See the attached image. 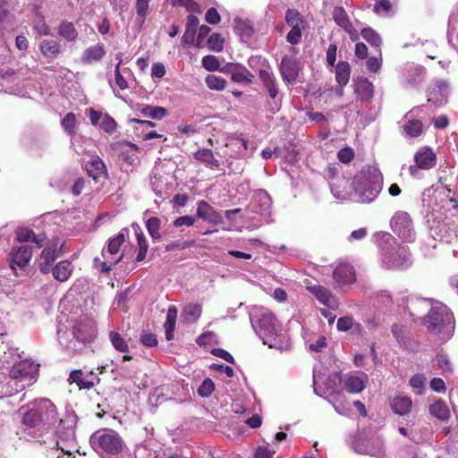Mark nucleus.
Listing matches in <instances>:
<instances>
[{
	"label": "nucleus",
	"instance_id": "nucleus-54",
	"mask_svg": "<svg viewBox=\"0 0 458 458\" xmlns=\"http://www.w3.org/2000/svg\"><path fill=\"white\" fill-rule=\"evenodd\" d=\"M76 125V118L73 113H68L62 121V126L69 134L73 132Z\"/></svg>",
	"mask_w": 458,
	"mask_h": 458
},
{
	"label": "nucleus",
	"instance_id": "nucleus-60",
	"mask_svg": "<svg viewBox=\"0 0 458 458\" xmlns=\"http://www.w3.org/2000/svg\"><path fill=\"white\" fill-rule=\"evenodd\" d=\"M337 157L343 163H349L354 157V153L351 148H344L338 151Z\"/></svg>",
	"mask_w": 458,
	"mask_h": 458
},
{
	"label": "nucleus",
	"instance_id": "nucleus-17",
	"mask_svg": "<svg viewBox=\"0 0 458 458\" xmlns=\"http://www.w3.org/2000/svg\"><path fill=\"white\" fill-rule=\"evenodd\" d=\"M333 276L335 283L340 286L352 284L356 280L354 269L349 264L338 265L334 270Z\"/></svg>",
	"mask_w": 458,
	"mask_h": 458
},
{
	"label": "nucleus",
	"instance_id": "nucleus-56",
	"mask_svg": "<svg viewBox=\"0 0 458 458\" xmlns=\"http://www.w3.org/2000/svg\"><path fill=\"white\" fill-rule=\"evenodd\" d=\"M425 377L424 376L422 375H420V374H417V375H414L411 379H410V386L417 391L418 394H421L422 393V390L424 389V386H425Z\"/></svg>",
	"mask_w": 458,
	"mask_h": 458
},
{
	"label": "nucleus",
	"instance_id": "nucleus-6",
	"mask_svg": "<svg viewBox=\"0 0 458 458\" xmlns=\"http://www.w3.org/2000/svg\"><path fill=\"white\" fill-rule=\"evenodd\" d=\"M91 447L99 454L118 455L124 448V441L114 429L101 428L89 438Z\"/></svg>",
	"mask_w": 458,
	"mask_h": 458
},
{
	"label": "nucleus",
	"instance_id": "nucleus-39",
	"mask_svg": "<svg viewBox=\"0 0 458 458\" xmlns=\"http://www.w3.org/2000/svg\"><path fill=\"white\" fill-rule=\"evenodd\" d=\"M112 346L118 352H126L129 351V344L126 339L116 331H110L108 334Z\"/></svg>",
	"mask_w": 458,
	"mask_h": 458
},
{
	"label": "nucleus",
	"instance_id": "nucleus-55",
	"mask_svg": "<svg viewBox=\"0 0 458 458\" xmlns=\"http://www.w3.org/2000/svg\"><path fill=\"white\" fill-rule=\"evenodd\" d=\"M303 29L304 27L291 28L286 36V40L292 45L298 44L301 41Z\"/></svg>",
	"mask_w": 458,
	"mask_h": 458
},
{
	"label": "nucleus",
	"instance_id": "nucleus-3",
	"mask_svg": "<svg viewBox=\"0 0 458 458\" xmlns=\"http://www.w3.org/2000/svg\"><path fill=\"white\" fill-rule=\"evenodd\" d=\"M22 423L29 428L42 426L45 429L57 422V411L54 403L48 399H41L20 408Z\"/></svg>",
	"mask_w": 458,
	"mask_h": 458
},
{
	"label": "nucleus",
	"instance_id": "nucleus-53",
	"mask_svg": "<svg viewBox=\"0 0 458 458\" xmlns=\"http://www.w3.org/2000/svg\"><path fill=\"white\" fill-rule=\"evenodd\" d=\"M259 202L260 203V208L258 212L261 214H267L271 207V199L267 192L262 191L258 195Z\"/></svg>",
	"mask_w": 458,
	"mask_h": 458
},
{
	"label": "nucleus",
	"instance_id": "nucleus-8",
	"mask_svg": "<svg viewBox=\"0 0 458 458\" xmlns=\"http://www.w3.org/2000/svg\"><path fill=\"white\" fill-rule=\"evenodd\" d=\"M392 231L406 242H413L415 232L410 215L403 211H397L390 221Z\"/></svg>",
	"mask_w": 458,
	"mask_h": 458
},
{
	"label": "nucleus",
	"instance_id": "nucleus-5",
	"mask_svg": "<svg viewBox=\"0 0 458 458\" xmlns=\"http://www.w3.org/2000/svg\"><path fill=\"white\" fill-rule=\"evenodd\" d=\"M424 324L430 333L435 335L441 334L443 340L449 339L454 329V318L450 310L441 303L430 306Z\"/></svg>",
	"mask_w": 458,
	"mask_h": 458
},
{
	"label": "nucleus",
	"instance_id": "nucleus-58",
	"mask_svg": "<svg viewBox=\"0 0 458 458\" xmlns=\"http://www.w3.org/2000/svg\"><path fill=\"white\" fill-rule=\"evenodd\" d=\"M213 213V208L206 202H199L197 208V216L203 219H208Z\"/></svg>",
	"mask_w": 458,
	"mask_h": 458
},
{
	"label": "nucleus",
	"instance_id": "nucleus-16",
	"mask_svg": "<svg viewBox=\"0 0 458 458\" xmlns=\"http://www.w3.org/2000/svg\"><path fill=\"white\" fill-rule=\"evenodd\" d=\"M71 383H75L80 389H90L99 381L97 376L90 371L83 374L81 370H73L70 373Z\"/></svg>",
	"mask_w": 458,
	"mask_h": 458
},
{
	"label": "nucleus",
	"instance_id": "nucleus-37",
	"mask_svg": "<svg viewBox=\"0 0 458 458\" xmlns=\"http://www.w3.org/2000/svg\"><path fill=\"white\" fill-rule=\"evenodd\" d=\"M344 387L351 394H358L365 388V382L360 377L352 375L346 377Z\"/></svg>",
	"mask_w": 458,
	"mask_h": 458
},
{
	"label": "nucleus",
	"instance_id": "nucleus-31",
	"mask_svg": "<svg viewBox=\"0 0 458 458\" xmlns=\"http://www.w3.org/2000/svg\"><path fill=\"white\" fill-rule=\"evenodd\" d=\"M58 35L69 42H73L78 38V31L72 22L62 21L58 27Z\"/></svg>",
	"mask_w": 458,
	"mask_h": 458
},
{
	"label": "nucleus",
	"instance_id": "nucleus-61",
	"mask_svg": "<svg viewBox=\"0 0 458 458\" xmlns=\"http://www.w3.org/2000/svg\"><path fill=\"white\" fill-rule=\"evenodd\" d=\"M205 20L209 24H217L220 22L221 17L216 9L211 7L208 9Z\"/></svg>",
	"mask_w": 458,
	"mask_h": 458
},
{
	"label": "nucleus",
	"instance_id": "nucleus-1",
	"mask_svg": "<svg viewBox=\"0 0 458 458\" xmlns=\"http://www.w3.org/2000/svg\"><path fill=\"white\" fill-rule=\"evenodd\" d=\"M382 184L383 176L379 169L373 165H366L352 180L343 178L337 184H332L331 191L338 199L369 203L378 195Z\"/></svg>",
	"mask_w": 458,
	"mask_h": 458
},
{
	"label": "nucleus",
	"instance_id": "nucleus-52",
	"mask_svg": "<svg viewBox=\"0 0 458 458\" xmlns=\"http://www.w3.org/2000/svg\"><path fill=\"white\" fill-rule=\"evenodd\" d=\"M215 385L210 378H205L199 386L198 393L202 397H208L214 391Z\"/></svg>",
	"mask_w": 458,
	"mask_h": 458
},
{
	"label": "nucleus",
	"instance_id": "nucleus-64",
	"mask_svg": "<svg viewBox=\"0 0 458 458\" xmlns=\"http://www.w3.org/2000/svg\"><path fill=\"white\" fill-rule=\"evenodd\" d=\"M392 9V4L389 0H380L374 5V11L377 13H388Z\"/></svg>",
	"mask_w": 458,
	"mask_h": 458
},
{
	"label": "nucleus",
	"instance_id": "nucleus-22",
	"mask_svg": "<svg viewBox=\"0 0 458 458\" xmlns=\"http://www.w3.org/2000/svg\"><path fill=\"white\" fill-rule=\"evenodd\" d=\"M391 408L398 415H407L412 407V401L409 396L398 394L391 400Z\"/></svg>",
	"mask_w": 458,
	"mask_h": 458
},
{
	"label": "nucleus",
	"instance_id": "nucleus-27",
	"mask_svg": "<svg viewBox=\"0 0 458 458\" xmlns=\"http://www.w3.org/2000/svg\"><path fill=\"white\" fill-rule=\"evenodd\" d=\"M234 30L242 41H249L253 34V26L249 20L234 19Z\"/></svg>",
	"mask_w": 458,
	"mask_h": 458
},
{
	"label": "nucleus",
	"instance_id": "nucleus-23",
	"mask_svg": "<svg viewBox=\"0 0 458 458\" xmlns=\"http://www.w3.org/2000/svg\"><path fill=\"white\" fill-rule=\"evenodd\" d=\"M88 174L94 180H98L106 174V165L98 157H92L85 165Z\"/></svg>",
	"mask_w": 458,
	"mask_h": 458
},
{
	"label": "nucleus",
	"instance_id": "nucleus-35",
	"mask_svg": "<svg viewBox=\"0 0 458 458\" xmlns=\"http://www.w3.org/2000/svg\"><path fill=\"white\" fill-rule=\"evenodd\" d=\"M123 255H119L116 259L109 257H103L104 260L100 258H95L93 264L95 268L100 270L102 273H108L117 263H119Z\"/></svg>",
	"mask_w": 458,
	"mask_h": 458
},
{
	"label": "nucleus",
	"instance_id": "nucleus-42",
	"mask_svg": "<svg viewBox=\"0 0 458 458\" xmlns=\"http://www.w3.org/2000/svg\"><path fill=\"white\" fill-rule=\"evenodd\" d=\"M140 112L144 116L156 120H161L167 114L165 107L154 106H145Z\"/></svg>",
	"mask_w": 458,
	"mask_h": 458
},
{
	"label": "nucleus",
	"instance_id": "nucleus-40",
	"mask_svg": "<svg viewBox=\"0 0 458 458\" xmlns=\"http://www.w3.org/2000/svg\"><path fill=\"white\" fill-rule=\"evenodd\" d=\"M356 93L360 96L362 99H370L374 94L373 84L367 79L360 80L356 85Z\"/></svg>",
	"mask_w": 458,
	"mask_h": 458
},
{
	"label": "nucleus",
	"instance_id": "nucleus-2",
	"mask_svg": "<svg viewBox=\"0 0 458 458\" xmlns=\"http://www.w3.org/2000/svg\"><path fill=\"white\" fill-rule=\"evenodd\" d=\"M249 314L251 326L264 344L280 351L289 349L288 335L283 333L280 323L270 310L255 306L250 310Z\"/></svg>",
	"mask_w": 458,
	"mask_h": 458
},
{
	"label": "nucleus",
	"instance_id": "nucleus-34",
	"mask_svg": "<svg viewBox=\"0 0 458 458\" xmlns=\"http://www.w3.org/2000/svg\"><path fill=\"white\" fill-rule=\"evenodd\" d=\"M351 67L347 62H339L335 66V79L341 88L347 85L350 80Z\"/></svg>",
	"mask_w": 458,
	"mask_h": 458
},
{
	"label": "nucleus",
	"instance_id": "nucleus-4",
	"mask_svg": "<svg viewBox=\"0 0 458 458\" xmlns=\"http://www.w3.org/2000/svg\"><path fill=\"white\" fill-rule=\"evenodd\" d=\"M38 371V366L30 360H21L13 365L9 371V378L5 384V394H15L30 386Z\"/></svg>",
	"mask_w": 458,
	"mask_h": 458
},
{
	"label": "nucleus",
	"instance_id": "nucleus-19",
	"mask_svg": "<svg viewBox=\"0 0 458 458\" xmlns=\"http://www.w3.org/2000/svg\"><path fill=\"white\" fill-rule=\"evenodd\" d=\"M56 244L46 246L39 257L38 267L43 274H48L51 270V266L56 259Z\"/></svg>",
	"mask_w": 458,
	"mask_h": 458
},
{
	"label": "nucleus",
	"instance_id": "nucleus-13",
	"mask_svg": "<svg viewBox=\"0 0 458 458\" xmlns=\"http://www.w3.org/2000/svg\"><path fill=\"white\" fill-rule=\"evenodd\" d=\"M416 165L409 167L411 175L416 176L419 169L429 170L437 164V155L429 147L420 148L414 155Z\"/></svg>",
	"mask_w": 458,
	"mask_h": 458
},
{
	"label": "nucleus",
	"instance_id": "nucleus-49",
	"mask_svg": "<svg viewBox=\"0 0 458 458\" xmlns=\"http://www.w3.org/2000/svg\"><path fill=\"white\" fill-rule=\"evenodd\" d=\"M259 74L265 88L276 82L275 75L270 67L260 69Z\"/></svg>",
	"mask_w": 458,
	"mask_h": 458
},
{
	"label": "nucleus",
	"instance_id": "nucleus-36",
	"mask_svg": "<svg viewBox=\"0 0 458 458\" xmlns=\"http://www.w3.org/2000/svg\"><path fill=\"white\" fill-rule=\"evenodd\" d=\"M201 313L202 307L199 303H189L182 310L184 319L191 323L196 322L200 318Z\"/></svg>",
	"mask_w": 458,
	"mask_h": 458
},
{
	"label": "nucleus",
	"instance_id": "nucleus-57",
	"mask_svg": "<svg viewBox=\"0 0 458 458\" xmlns=\"http://www.w3.org/2000/svg\"><path fill=\"white\" fill-rule=\"evenodd\" d=\"M34 236V232L30 229L21 228L16 232V239L21 244H26L25 242H30Z\"/></svg>",
	"mask_w": 458,
	"mask_h": 458
},
{
	"label": "nucleus",
	"instance_id": "nucleus-48",
	"mask_svg": "<svg viewBox=\"0 0 458 458\" xmlns=\"http://www.w3.org/2000/svg\"><path fill=\"white\" fill-rule=\"evenodd\" d=\"M100 127L109 134L114 133L116 131L117 123L114 118L109 114H104L103 118L100 122Z\"/></svg>",
	"mask_w": 458,
	"mask_h": 458
},
{
	"label": "nucleus",
	"instance_id": "nucleus-18",
	"mask_svg": "<svg viewBox=\"0 0 458 458\" xmlns=\"http://www.w3.org/2000/svg\"><path fill=\"white\" fill-rule=\"evenodd\" d=\"M307 289L323 305L327 306V307H329L331 309L337 308V301H336V299L325 287H323L321 285H310V286H307Z\"/></svg>",
	"mask_w": 458,
	"mask_h": 458
},
{
	"label": "nucleus",
	"instance_id": "nucleus-20",
	"mask_svg": "<svg viewBox=\"0 0 458 458\" xmlns=\"http://www.w3.org/2000/svg\"><path fill=\"white\" fill-rule=\"evenodd\" d=\"M128 233V229L123 228L116 236L112 238L108 242L107 248L103 250L102 256L116 259L120 255L121 245L125 242Z\"/></svg>",
	"mask_w": 458,
	"mask_h": 458
},
{
	"label": "nucleus",
	"instance_id": "nucleus-38",
	"mask_svg": "<svg viewBox=\"0 0 458 458\" xmlns=\"http://www.w3.org/2000/svg\"><path fill=\"white\" fill-rule=\"evenodd\" d=\"M403 128L406 136L410 138L419 137L423 131V124L417 119H408Z\"/></svg>",
	"mask_w": 458,
	"mask_h": 458
},
{
	"label": "nucleus",
	"instance_id": "nucleus-45",
	"mask_svg": "<svg viewBox=\"0 0 458 458\" xmlns=\"http://www.w3.org/2000/svg\"><path fill=\"white\" fill-rule=\"evenodd\" d=\"M266 89L268 92L269 97L274 100V103L270 106L269 110L275 114L280 110L281 106H282L281 98H279V90H278L277 83L276 82L272 85H269V86L266 87Z\"/></svg>",
	"mask_w": 458,
	"mask_h": 458
},
{
	"label": "nucleus",
	"instance_id": "nucleus-41",
	"mask_svg": "<svg viewBox=\"0 0 458 458\" xmlns=\"http://www.w3.org/2000/svg\"><path fill=\"white\" fill-rule=\"evenodd\" d=\"M285 21L291 28L304 27L305 25L302 15L295 9H288L285 12Z\"/></svg>",
	"mask_w": 458,
	"mask_h": 458
},
{
	"label": "nucleus",
	"instance_id": "nucleus-28",
	"mask_svg": "<svg viewBox=\"0 0 458 458\" xmlns=\"http://www.w3.org/2000/svg\"><path fill=\"white\" fill-rule=\"evenodd\" d=\"M194 157L198 161L202 162L206 166L211 169H220L219 161L215 158L213 152L208 148H203L197 151L194 154Z\"/></svg>",
	"mask_w": 458,
	"mask_h": 458
},
{
	"label": "nucleus",
	"instance_id": "nucleus-63",
	"mask_svg": "<svg viewBox=\"0 0 458 458\" xmlns=\"http://www.w3.org/2000/svg\"><path fill=\"white\" fill-rule=\"evenodd\" d=\"M353 325V319L351 317H343L337 320V329L340 331H347Z\"/></svg>",
	"mask_w": 458,
	"mask_h": 458
},
{
	"label": "nucleus",
	"instance_id": "nucleus-51",
	"mask_svg": "<svg viewBox=\"0 0 458 458\" xmlns=\"http://www.w3.org/2000/svg\"><path fill=\"white\" fill-rule=\"evenodd\" d=\"M202 66L209 72H214L219 69L220 63L215 55H206L201 60Z\"/></svg>",
	"mask_w": 458,
	"mask_h": 458
},
{
	"label": "nucleus",
	"instance_id": "nucleus-30",
	"mask_svg": "<svg viewBox=\"0 0 458 458\" xmlns=\"http://www.w3.org/2000/svg\"><path fill=\"white\" fill-rule=\"evenodd\" d=\"M231 78L235 82L250 84L252 82L254 75L244 66L236 65L232 70Z\"/></svg>",
	"mask_w": 458,
	"mask_h": 458
},
{
	"label": "nucleus",
	"instance_id": "nucleus-43",
	"mask_svg": "<svg viewBox=\"0 0 458 458\" xmlns=\"http://www.w3.org/2000/svg\"><path fill=\"white\" fill-rule=\"evenodd\" d=\"M364 39H366L370 46L377 48L380 53V46L382 43L380 36L371 28L363 29L360 32Z\"/></svg>",
	"mask_w": 458,
	"mask_h": 458
},
{
	"label": "nucleus",
	"instance_id": "nucleus-24",
	"mask_svg": "<svg viewBox=\"0 0 458 458\" xmlns=\"http://www.w3.org/2000/svg\"><path fill=\"white\" fill-rule=\"evenodd\" d=\"M72 271V264L69 260H62L54 267L52 274L57 281L65 282L70 278Z\"/></svg>",
	"mask_w": 458,
	"mask_h": 458
},
{
	"label": "nucleus",
	"instance_id": "nucleus-47",
	"mask_svg": "<svg viewBox=\"0 0 458 458\" xmlns=\"http://www.w3.org/2000/svg\"><path fill=\"white\" fill-rule=\"evenodd\" d=\"M208 47L214 52H221L224 48V38L218 33H213L208 39Z\"/></svg>",
	"mask_w": 458,
	"mask_h": 458
},
{
	"label": "nucleus",
	"instance_id": "nucleus-15",
	"mask_svg": "<svg viewBox=\"0 0 458 458\" xmlns=\"http://www.w3.org/2000/svg\"><path fill=\"white\" fill-rule=\"evenodd\" d=\"M333 18L335 23L340 26L352 41L358 39L359 35L357 30L352 26L345 10L342 6H336L333 11Z\"/></svg>",
	"mask_w": 458,
	"mask_h": 458
},
{
	"label": "nucleus",
	"instance_id": "nucleus-21",
	"mask_svg": "<svg viewBox=\"0 0 458 458\" xmlns=\"http://www.w3.org/2000/svg\"><path fill=\"white\" fill-rule=\"evenodd\" d=\"M75 420L73 416H66L60 419L56 427V434L65 440H73L74 438Z\"/></svg>",
	"mask_w": 458,
	"mask_h": 458
},
{
	"label": "nucleus",
	"instance_id": "nucleus-29",
	"mask_svg": "<svg viewBox=\"0 0 458 458\" xmlns=\"http://www.w3.org/2000/svg\"><path fill=\"white\" fill-rule=\"evenodd\" d=\"M177 318V310L174 306H170L167 310L165 322L164 324L165 338L170 341L174 339V331Z\"/></svg>",
	"mask_w": 458,
	"mask_h": 458
},
{
	"label": "nucleus",
	"instance_id": "nucleus-32",
	"mask_svg": "<svg viewBox=\"0 0 458 458\" xmlns=\"http://www.w3.org/2000/svg\"><path fill=\"white\" fill-rule=\"evenodd\" d=\"M41 53L49 58H55L61 52L60 44L54 39H44L40 45Z\"/></svg>",
	"mask_w": 458,
	"mask_h": 458
},
{
	"label": "nucleus",
	"instance_id": "nucleus-11",
	"mask_svg": "<svg viewBox=\"0 0 458 458\" xmlns=\"http://www.w3.org/2000/svg\"><path fill=\"white\" fill-rule=\"evenodd\" d=\"M354 450L362 454L376 458H386L385 442L380 437L359 439L353 444Z\"/></svg>",
	"mask_w": 458,
	"mask_h": 458
},
{
	"label": "nucleus",
	"instance_id": "nucleus-10",
	"mask_svg": "<svg viewBox=\"0 0 458 458\" xmlns=\"http://www.w3.org/2000/svg\"><path fill=\"white\" fill-rule=\"evenodd\" d=\"M32 248L28 244L14 245L9 253V265L15 276L17 269L25 270L32 257Z\"/></svg>",
	"mask_w": 458,
	"mask_h": 458
},
{
	"label": "nucleus",
	"instance_id": "nucleus-62",
	"mask_svg": "<svg viewBox=\"0 0 458 458\" xmlns=\"http://www.w3.org/2000/svg\"><path fill=\"white\" fill-rule=\"evenodd\" d=\"M193 243H194L193 241L183 242H174L165 246V250L171 251L174 250H185V249L191 247V245H193Z\"/></svg>",
	"mask_w": 458,
	"mask_h": 458
},
{
	"label": "nucleus",
	"instance_id": "nucleus-9",
	"mask_svg": "<svg viewBox=\"0 0 458 458\" xmlns=\"http://www.w3.org/2000/svg\"><path fill=\"white\" fill-rule=\"evenodd\" d=\"M57 334L60 344L72 352H81L85 346L86 335L76 327L72 330L58 329Z\"/></svg>",
	"mask_w": 458,
	"mask_h": 458
},
{
	"label": "nucleus",
	"instance_id": "nucleus-26",
	"mask_svg": "<svg viewBox=\"0 0 458 458\" xmlns=\"http://www.w3.org/2000/svg\"><path fill=\"white\" fill-rule=\"evenodd\" d=\"M430 306L431 303L428 300L411 298L407 301L406 309L411 317H418L426 311Z\"/></svg>",
	"mask_w": 458,
	"mask_h": 458
},
{
	"label": "nucleus",
	"instance_id": "nucleus-12",
	"mask_svg": "<svg viewBox=\"0 0 458 458\" xmlns=\"http://www.w3.org/2000/svg\"><path fill=\"white\" fill-rule=\"evenodd\" d=\"M382 262L388 269H403L411 265L409 249L400 246L395 251H386Z\"/></svg>",
	"mask_w": 458,
	"mask_h": 458
},
{
	"label": "nucleus",
	"instance_id": "nucleus-44",
	"mask_svg": "<svg viewBox=\"0 0 458 458\" xmlns=\"http://www.w3.org/2000/svg\"><path fill=\"white\" fill-rule=\"evenodd\" d=\"M160 219L157 217H150L146 223L147 230L154 241H160L162 236L160 230Z\"/></svg>",
	"mask_w": 458,
	"mask_h": 458
},
{
	"label": "nucleus",
	"instance_id": "nucleus-25",
	"mask_svg": "<svg viewBox=\"0 0 458 458\" xmlns=\"http://www.w3.org/2000/svg\"><path fill=\"white\" fill-rule=\"evenodd\" d=\"M105 54L104 46L98 44L86 48L82 53L81 60L83 64H91L101 60Z\"/></svg>",
	"mask_w": 458,
	"mask_h": 458
},
{
	"label": "nucleus",
	"instance_id": "nucleus-7",
	"mask_svg": "<svg viewBox=\"0 0 458 458\" xmlns=\"http://www.w3.org/2000/svg\"><path fill=\"white\" fill-rule=\"evenodd\" d=\"M342 375L340 372H332L328 374L326 381L325 387L328 391V402L333 404L337 413L341 415L345 414V407L341 403L343 391L341 389Z\"/></svg>",
	"mask_w": 458,
	"mask_h": 458
},
{
	"label": "nucleus",
	"instance_id": "nucleus-33",
	"mask_svg": "<svg viewBox=\"0 0 458 458\" xmlns=\"http://www.w3.org/2000/svg\"><path fill=\"white\" fill-rule=\"evenodd\" d=\"M429 412L435 418L445 421L450 417V411L446 403L441 400H437L429 406Z\"/></svg>",
	"mask_w": 458,
	"mask_h": 458
},
{
	"label": "nucleus",
	"instance_id": "nucleus-50",
	"mask_svg": "<svg viewBox=\"0 0 458 458\" xmlns=\"http://www.w3.org/2000/svg\"><path fill=\"white\" fill-rule=\"evenodd\" d=\"M150 0H137L136 1V11L138 18L140 20V23H144L149 7Z\"/></svg>",
	"mask_w": 458,
	"mask_h": 458
},
{
	"label": "nucleus",
	"instance_id": "nucleus-46",
	"mask_svg": "<svg viewBox=\"0 0 458 458\" xmlns=\"http://www.w3.org/2000/svg\"><path fill=\"white\" fill-rule=\"evenodd\" d=\"M205 81L208 89L213 90H223L226 85V81L222 77L216 75H208Z\"/></svg>",
	"mask_w": 458,
	"mask_h": 458
},
{
	"label": "nucleus",
	"instance_id": "nucleus-59",
	"mask_svg": "<svg viewBox=\"0 0 458 458\" xmlns=\"http://www.w3.org/2000/svg\"><path fill=\"white\" fill-rule=\"evenodd\" d=\"M276 450L269 449L267 445H259L254 454V458H273Z\"/></svg>",
	"mask_w": 458,
	"mask_h": 458
},
{
	"label": "nucleus",
	"instance_id": "nucleus-14",
	"mask_svg": "<svg viewBox=\"0 0 458 458\" xmlns=\"http://www.w3.org/2000/svg\"><path fill=\"white\" fill-rule=\"evenodd\" d=\"M299 62L291 56H284L280 63V72L284 81L293 84L299 74Z\"/></svg>",
	"mask_w": 458,
	"mask_h": 458
}]
</instances>
